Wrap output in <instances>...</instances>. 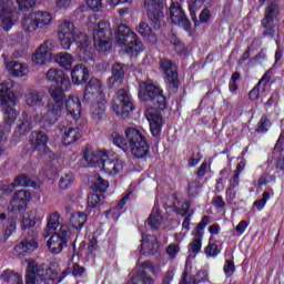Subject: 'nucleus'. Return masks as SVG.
<instances>
[{"instance_id":"1","label":"nucleus","mask_w":284,"mask_h":284,"mask_svg":"<svg viewBox=\"0 0 284 284\" xmlns=\"http://www.w3.org/2000/svg\"><path fill=\"white\" fill-rule=\"evenodd\" d=\"M139 97L141 101L151 103L150 109L145 111V116L150 123V130L153 136H161V130H163V116H161V111L168 108V101L165 95H163V90L152 83V81H146L140 85Z\"/></svg>"},{"instance_id":"2","label":"nucleus","mask_w":284,"mask_h":284,"mask_svg":"<svg viewBox=\"0 0 284 284\" xmlns=\"http://www.w3.org/2000/svg\"><path fill=\"white\" fill-rule=\"evenodd\" d=\"M57 34L63 50H70L72 43L78 44L80 61L88 63L94 59V49L90 47V38L85 33L79 32L73 22L65 20L58 27Z\"/></svg>"},{"instance_id":"3","label":"nucleus","mask_w":284,"mask_h":284,"mask_svg":"<svg viewBox=\"0 0 284 284\" xmlns=\"http://www.w3.org/2000/svg\"><path fill=\"white\" fill-rule=\"evenodd\" d=\"M70 272L63 271L59 275L58 270L49 267L45 270L43 264H37L34 260L29 261L27 266L26 284H59L68 276Z\"/></svg>"},{"instance_id":"4","label":"nucleus","mask_w":284,"mask_h":284,"mask_svg":"<svg viewBox=\"0 0 284 284\" xmlns=\"http://www.w3.org/2000/svg\"><path fill=\"white\" fill-rule=\"evenodd\" d=\"M83 159L93 168H102V170L110 174V176H116L121 174L125 168V162L120 159H110L108 153L103 151L94 152L92 149H85L83 152Z\"/></svg>"},{"instance_id":"5","label":"nucleus","mask_w":284,"mask_h":284,"mask_svg":"<svg viewBox=\"0 0 284 284\" xmlns=\"http://www.w3.org/2000/svg\"><path fill=\"white\" fill-rule=\"evenodd\" d=\"M12 88H14V81L10 79L0 84V104L4 108V130H10L14 121H17V111L12 108L16 101Z\"/></svg>"},{"instance_id":"6","label":"nucleus","mask_w":284,"mask_h":284,"mask_svg":"<svg viewBox=\"0 0 284 284\" xmlns=\"http://www.w3.org/2000/svg\"><path fill=\"white\" fill-rule=\"evenodd\" d=\"M89 30H93V43L99 52H110L112 50V29L110 23L100 21L92 27V20L88 22Z\"/></svg>"},{"instance_id":"7","label":"nucleus","mask_w":284,"mask_h":284,"mask_svg":"<svg viewBox=\"0 0 284 284\" xmlns=\"http://www.w3.org/2000/svg\"><path fill=\"white\" fill-rule=\"evenodd\" d=\"M51 100L47 103V112L43 114V123L47 125H54L61 119L63 112V102L65 101V93L59 89L50 90Z\"/></svg>"},{"instance_id":"8","label":"nucleus","mask_w":284,"mask_h":284,"mask_svg":"<svg viewBox=\"0 0 284 284\" xmlns=\"http://www.w3.org/2000/svg\"><path fill=\"white\" fill-rule=\"evenodd\" d=\"M116 43L120 44L121 48H125L128 54H132V52H143V42H141L136 33L125 24L118 27Z\"/></svg>"},{"instance_id":"9","label":"nucleus","mask_w":284,"mask_h":284,"mask_svg":"<svg viewBox=\"0 0 284 284\" xmlns=\"http://www.w3.org/2000/svg\"><path fill=\"white\" fill-rule=\"evenodd\" d=\"M125 136L129 141L132 156L134 159H145L150 152V144H148L145 135L138 129L129 128L125 130Z\"/></svg>"},{"instance_id":"10","label":"nucleus","mask_w":284,"mask_h":284,"mask_svg":"<svg viewBox=\"0 0 284 284\" xmlns=\"http://www.w3.org/2000/svg\"><path fill=\"white\" fill-rule=\"evenodd\" d=\"M213 0H190L189 12L194 26H201V23H210L212 19V12L209 8H212Z\"/></svg>"},{"instance_id":"11","label":"nucleus","mask_w":284,"mask_h":284,"mask_svg":"<svg viewBox=\"0 0 284 284\" xmlns=\"http://www.w3.org/2000/svg\"><path fill=\"white\" fill-rule=\"evenodd\" d=\"M112 110L120 119H128L132 112H134V103L132 102V95L125 89H120L116 92V97L112 103Z\"/></svg>"},{"instance_id":"12","label":"nucleus","mask_w":284,"mask_h":284,"mask_svg":"<svg viewBox=\"0 0 284 284\" xmlns=\"http://www.w3.org/2000/svg\"><path fill=\"white\" fill-rule=\"evenodd\" d=\"M160 68L164 74V81L170 94H176L181 88V80H179V71L176 64L169 59L160 60Z\"/></svg>"},{"instance_id":"13","label":"nucleus","mask_w":284,"mask_h":284,"mask_svg":"<svg viewBox=\"0 0 284 284\" xmlns=\"http://www.w3.org/2000/svg\"><path fill=\"white\" fill-rule=\"evenodd\" d=\"M0 19L6 32L12 30L16 21H19V12L14 7V0H0Z\"/></svg>"},{"instance_id":"14","label":"nucleus","mask_w":284,"mask_h":284,"mask_svg":"<svg viewBox=\"0 0 284 284\" xmlns=\"http://www.w3.org/2000/svg\"><path fill=\"white\" fill-rule=\"evenodd\" d=\"M52 23V13L48 11H36L30 13L23 20V31L24 32H34L39 28L44 26H50Z\"/></svg>"},{"instance_id":"15","label":"nucleus","mask_w":284,"mask_h":284,"mask_svg":"<svg viewBox=\"0 0 284 284\" xmlns=\"http://www.w3.org/2000/svg\"><path fill=\"white\" fill-rule=\"evenodd\" d=\"M68 241H70V227L61 225L60 230L48 240L47 245L52 254H61L63 247L68 246Z\"/></svg>"},{"instance_id":"16","label":"nucleus","mask_w":284,"mask_h":284,"mask_svg":"<svg viewBox=\"0 0 284 284\" xmlns=\"http://www.w3.org/2000/svg\"><path fill=\"white\" fill-rule=\"evenodd\" d=\"M144 8L151 26L159 30L163 26V0H144Z\"/></svg>"},{"instance_id":"17","label":"nucleus","mask_w":284,"mask_h":284,"mask_svg":"<svg viewBox=\"0 0 284 284\" xmlns=\"http://www.w3.org/2000/svg\"><path fill=\"white\" fill-rule=\"evenodd\" d=\"M47 79H48V81H52L53 83H55V85H51L49 88V94L52 89L59 90L60 92H62V94H65V92H68V90H70V88H72L70 78L68 75H65L63 70L50 69L47 72Z\"/></svg>"},{"instance_id":"18","label":"nucleus","mask_w":284,"mask_h":284,"mask_svg":"<svg viewBox=\"0 0 284 284\" xmlns=\"http://www.w3.org/2000/svg\"><path fill=\"white\" fill-rule=\"evenodd\" d=\"M274 19H276V4L274 2H270L262 20V37L264 39H274L276 28H278V26L274 23Z\"/></svg>"},{"instance_id":"19","label":"nucleus","mask_w":284,"mask_h":284,"mask_svg":"<svg viewBox=\"0 0 284 284\" xmlns=\"http://www.w3.org/2000/svg\"><path fill=\"white\" fill-rule=\"evenodd\" d=\"M169 10L172 23L179 26L180 28H183L185 32H190L192 23L190 22V19H187V16H185V11L183 10L179 1L172 0Z\"/></svg>"},{"instance_id":"20","label":"nucleus","mask_w":284,"mask_h":284,"mask_svg":"<svg viewBox=\"0 0 284 284\" xmlns=\"http://www.w3.org/2000/svg\"><path fill=\"white\" fill-rule=\"evenodd\" d=\"M54 40H45L42 44H40L33 54V63H37V65H45V63L52 59V52H54Z\"/></svg>"},{"instance_id":"21","label":"nucleus","mask_w":284,"mask_h":284,"mask_svg":"<svg viewBox=\"0 0 284 284\" xmlns=\"http://www.w3.org/2000/svg\"><path fill=\"white\" fill-rule=\"evenodd\" d=\"M31 194L28 190H20L13 194L10 201L9 210L10 212H23L30 203Z\"/></svg>"},{"instance_id":"22","label":"nucleus","mask_w":284,"mask_h":284,"mask_svg":"<svg viewBox=\"0 0 284 284\" xmlns=\"http://www.w3.org/2000/svg\"><path fill=\"white\" fill-rule=\"evenodd\" d=\"M67 110V118L77 122L81 119V100L78 95H69L64 102Z\"/></svg>"},{"instance_id":"23","label":"nucleus","mask_w":284,"mask_h":284,"mask_svg":"<svg viewBox=\"0 0 284 284\" xmlns=\"http://www.w3.org/2000/svg\"><path fill=\"white\" fill-rule=\"evenodd\" d=\"M30 143L36 152L48 153V135L43 131H33L30 135Z\"/></svg>"},{"instance_id":"24","label":"nucleus","mask_w":284,"mask_h":284,"mask_svg":"<svg viewBox=\"0 0 284 284\" xmlns=\"http://www.w3.org/2000/svg\"><path fill=\"white\" fill-rule=\"evenodd\" d=\"M37 247H39L37 237L34 235H28L14 246V251L19 256H27V254H32Z\"/></svg>"},{"instance_id":"25","label":"nucleus","mask_w":284,"mask_h":284,"mask_svg":"<svg viewBox=\"0 0 284 284\" xmlns=\"http://www.w3.org/2000/svg\"><path fill=\"white\" fill-rule=\"evenodd\" d=\"M141 254H149V256H154L159 252V241L154 235L142 234L141 240Z\"/></svg>"},{"instance_id":"26","label":"nucleus","mask_w":284,"mask_h":284,"mask_svg":"<svg viewBox=\"0 0 284 284\" xmlns=\"http://www.w3.org/2000/svg\"><path fill=\"white\" fill-rule=\"evenodd\" d=\"M44 214L38 210L32 209L30 212H27L21 220V230H30L34 227L37 223H40Z\"/></svg>"},{"instance_id":"27","label":"nucleus","mask_w":284,"mask_h":284,"mask_svg":"<svg viewBox=\"0 0 284 284\" xmlns=\"http://www.w3.org/2000/svg\"><path fill=\"white\" fill-rule=\"evenodd\" d=\"M32 130V115L28 114V112H23L21 118L18 120V124L16 126L14 136H26L30 134Z\"/></svg>"},{"instance_id":"28","label":"nucleus","mask_w":284,"mask_h":284,"mask_svg":"<svg viewBox=\"0 0 284 284\" xmlns=\"http://www.w3.org/2000/svg\"><path fill=\"white\" fill-rule=\"evenodd\" d=\"M71 79L75 85H81V83H85L88 79H90V71L85 64H77L71 70Z\"/></svg>"},{"instance_id":"29","label":"nucleus","mask_w":284,"mask_h":284,"mask_svg":"<svg viewBox=\"0 0 284 284\" xmlns=\"http://www.w3.org/2000/svg\"><path fill=\"white\" fill-rule=\"evenodd\" d=\"M20 186V187H34V182L30 180L28 175H19L16 178L14 183L4 185L2 187V192L8 196L12 194L14 187Z\"/></svg>"},{"instance_id":"30","label":"nucleus","mask_w":284,"mask_h":284,"mask_svg":"<svg viewBox=\"0 0 284 284\" xmlns=\"http://www.w3.org/2000/svg\"><path fill=\"white\" fill-rule=\"evenodd\" d=\"M24 101L29 108H43V93L34 89H29L24 94Z\"/></svg>"},{"instance_id":"31","label":"nucleus","mask_w":284,"mask_h":284,"mask_svg":"<svg viewBox=\"0 0 284 284\" xmlns=\"http://www.w3.org/2000/svg\"><path fill=\"white\" fill-rule=\"evenodd\" d=\"M112 75L109 78V87L112 88L116 83H121L125 77V64L116 62L111 68Z\"/></svg>"},{"instance_id":"32","label":"nucleus","mask_w":284,"mask_h":284,"mask_svg":"<svg viewBox=\"0 0 284 284\" xmlns=\"http://www.w3.org/2000/svg\"><path fill=\"white\" fill-rule=\"evenodd\" d=\"M105 98L100 97L95 102L91 104L90 112L93 121H101L105 116Z\"/></svg>"},{"instance_id":"33","label":"nucleus","mask_w":284,"mask_h":284,"mask_svg":"<svg viewBox=\"0 0 284 284\" xmlns=\"http://www.w3.org/2000/svg\"><path fill=\"white\" fill-rule=\"evenodd\" d=\"M88 94H99V98L103 97V82L99 78H91L84 89V97Z\"/></svg>"},{"instance_id":"34","label":"nucleus","mask_w":284,"mask_h":284,"mask_svg":"<svg viewBox=\"0 0 284 284\" xmlns=\"http://www.w3.org/2000/svg\"><path fill=\"white\" fill-rule=\"evenodd\" d=\"M7 70L9 71L11 77H26L29 72L28 65L18 61H11L7 63Z\"/></svg>"},{"instance_id":"35","label":"nucleus","mask_w":284,"mask_h":284,"mask_svg":"<svg viewBox=\"0 0 284 284\" xmlns=\"http://www.w3.org/2000/svg\"><path fill=\"white\" fill-rule=\"evenodd\" d=\"M54 61L60 65V68H64V70H72L74 58L68 52H60L54 55Z\"/></svg>"},{"instance_id":"36","label":"nucleus","mask_w":284,"mask_h":284,"mask_svg":"<svg viewBox=\"0 0 284 284\" xmlns=\"http://www.w3.org/2000/svg\"><path fill=\"white\" fill-rule=\"evenodd\" d=\"M81 131L79 128H70L63 133L62 143L63 145H72V143H77L79 139H81Z\"/></svg>"},{"instance_id":"37","label":"nucleus","mask_w":284,"mask_h":284,"mask_svg":"<svg viewBox=\"0 0 284 284\" xmlns=\"http://www.w3.org/2000/svg\"><path fill=\"white\" fill-rule=\"evenodd\" d=\"M88 222V215L83 212L73 213L69 220L70 225L74 230H83V225Z\"/></svg>"},{"instance_id":"38","label":"nucleus","mask_w":284,"mask_h":284,"mask_svg":"<svg viewBox=\"0 0 284 284\" xmlns=\"http://www.w3.org/2000/svg\"><path fill=\"white\" fill-rule=\"evenodd\" d=\"M59 219H60V215L59 213H52L50 216H49V221H48V224H47V229L44 230L43 232V236L44 239H48V236H51V234L53 232H55L57 227H59V225H61V223L59 222Z\"/></svg>"},{"instance_id":"39","label":"nucleus","mask_w":284,"mask_h":284,"mask_svg":"<svg viewBox=\"0 0 284 284\" xmlns=\"http://www.w3.org/2000/svg\"><path fill=\"white\" fill-rule=\"evenodd\" d=\"M148 225H150L151 230H159L161 224L163 223V216L161 215V211L153 210L146 220Z\"/></svg>"},{"instance_id":"40","label":"nucleus","mask_w":284,"mask_h":284,"mask_svg":"<svg viewBox=\"0 0 284 284\" xmlns=\"http://www.w3.org/2000/svg\"><path fill=\"white\" fill-rule=\"evenodd\" d=\"M138 32L139 34H141V37H144V39L156 43V34L152 32V29L150 28V24H148V22H140L138 27Z\"/></svg>"},{"instance_id":"41","label":"nucleus","mask_w":284,"mask_h":284,"mask_svg":"<svg viewBox=\"0 0 284 284\" xmlns=\"http://www.w3.org/2000/svg\"><path fill=\"white\" fill-rule=\"evenodd\" d=\"M111 139L114 145L120 148V150H123V152H128V150H130V142L128 141V138H123V135L119 134L118 132H113L111 134Z\"/></svg>"},{"instance_id":"42","label":"nucleus","mask_w":284,"mask_h":284,"mask_svg":"<svg viewBox=\"0 0 284 284\" xmlns=\"http://www.w3.org/2000/svg\"><path fill=\"white\" fill-rule=\"evenodd\" d=\"M190 270H192V264L186 262L179 284H199V282H196V277L194 275H190Z\"/></svg>"},{"instance_id":"43","label":"nucleus","mask_w":284,"mask_h":284,"mask_svg":"<svg viewBox=\"0 0 284 284\" xmlns=\"http://www.w3.org/2000/svg\"><path fill=\"white\" fill-rule=\"evenodd\" d=\"M209 223L210 216L204 215L197 226L192 231V235L194 236L193 239H199L200 241H202L203 231L205 230V227H207Z\"/></svg>"},{"instance_id":"44","label":"nucleus","mask_w":284,"mask_h":284,"mask_svg":"<svg viewBox=\"0 0 284 284\" xmlns=\"http://www.w3.org/2000/svg\"><path fill=\"white\" fill-rule=\"evenodd\" d=\"M270 128H272V121L267 119V115H262L257 123L255 132H257V134H265V132L270 131Z\"/></svg>"},{"instance_id":"45","label":"nucleus","mask_w":284,"mask_h":284,"mask_svg":"<svg viewBox=\"0 0 284 284\" xmlns=\"http://www.w3.org/2000/svg\"><path fill=\"white\" fill-rule=\"evenodd\" d=\"M170 41L172 45H174V50L178 54H187V49H185V44H183V42L179 40V38H176L174 34L170 36Z\"/></svg>"},{"instance_id":"46","label":"nucleus","mask_w":284,"mask_h":284,"mask_svg":"<svg viewBox=\"0 0 284 284\" xmlns=\"http://www.w3.org/2000/svg\"><path fill=\"white\" fill-rule=\"evenodd\" d=\"M59 183L61 190H69V187H72V183H74V174L72 172L65 173L60 178Z\"/></svg>"},{"instance_id":"47","label":"nucleus","mask_w":284,"mask_h":284,"mask_svg":"<svg viewBox=\"0 0 284 284\" xmlns=\"http://www.w3.org/2000/svg\"><path fill=\"white\" fill-rule=\"evenodd\" d=\"M204 252L207 258H216V256L221 254V248H219V245H216V243H212V241H210L209 244L205 246Z\"/></svg>"},{"instance_id":"48","label":"nucleus","mask_w":284,"mask_h":284,"mask_svg":"<svg viewBox=\"0 0 284 284\" xmlns=\"http://www.w3.org/2000/svg\"><path fill=\"white\" fill-rule=\"evenodd\" d=\"M103 199L102 194L91 193L88 195L87 205L89 210H94L95 207H99L101 200Z\"/></svg>"},{"instance_id":"49","label":"nucleus","mask_w":284,"mask_h":284,"mask_svg":"<svg viewBox=\"0 0 284 284\" xmlns=\"http://www.w3.org/2000/svg\"><path fill=\"white\" fill-rule=\"evenodd\" d=\"M108 187H110V183L103 180L100 175H97L95 181L93 182V190H95V192H105Z\"/></svg>"},{"instance_id":"50","label":"nucleus","mask_w":284,"mask_h":284,"mask_svg":"<svg viewBox=\"0 0 284 284\" xmlns=\"http://www.w3.org/2000/svg\"><path fill=\"white\" fill-rule=\"evenodd\" d=\"M20 12H28L37 6V0H16Z\"/></svg>"},{"instance_id":"51","label":"nucleus","mask_w":284,"mask_h":284,"mask_svg":"<svg viewBox=\"0 0 284 284\" xmlns=\"http://www.w3.org/2000/svg\"><path fill=\"white\" fill-rule=\"evenodd\" d=\"M270 81H272V77L270 75V71H267L256 84L260 94H263V92H265V88H267V83H270Z\"/></svg>"},{"instance_id":"52","label":"nucleus","mask_w":284,"mask_h":284,"mask_svg":"<svg viewBox=\"0 0 284 284\" xmlns=\"http://www.w3.org/2000/svg\"><path fill=\"white\" fill-rule=\"evenodd\" d=\"M199 190H201V183L199 180L192 181L189 184V196H197L199 195Z\"/></svg>"},{"instance_id":"53","label":"nucleus","mask_w":284,"mask_h":284,"mask_svg":"<svg viewBox=\"0 0 284 284\" xmlns=\"http://www.w3.org/2000/svg\"><path fill=\"white\" fill-rule=\"evenodd\" d=\"M223 271H224L225 276L227 278H230V276H232L234 274V272H236V266L234 265V261L227 260L225 262Z\"/></svg>"},{"instance_id":"54","label":"nucleus","mask_w":284,"mask_h":284,"mask_svg":"<svg viewBox=\"0 0 284 284\" xmlns=\"http://www.w3.org/2000/svg\"><path fill=\"white\" fill-rule=\"evenodd\" d=\"M85 3L93 12H99L103 8V0H85Z\"/></svg>"},{"instance_id":"55","label":"nucleus","mask_w":284,"mask_h":284,"mask_svg":"<svg viewBox=\"0 0 284 284\" xmlns=\"http://www.w3.org/2000/svg\"><path fill=\"white\" fill-rule=\"evenodd\" d=\"M267 201H270V192L265 191L263 193V199L255 201L253 203V206L256 207L257 210H263Z\"/></svg>"},{"instance_id":"56","label":"nucleus","mask_w":284,"mask_h":284,"mask_svg":"<svg viewBox=\"0 0 284 284\" xmlns=\"http://www.w3.org/2000/svg\"><path fill=\"white\" fill-rule=\"evenodd\" d=\"M180 252H181V246H179V244H170L166 247V254H169V257L172 260L176 258Z\"/></svg>"},{"instance_id":"57","label":"nucleus","mask_w":284,"mask_h":284,"mask_svg":"<svg viewBox=\"0 0 284 284\" xmlns=\"http://www.w3.org/2000/svg\"><path fill=\"white\" fill-rule=\"evenodd\" d=\"M202 247V240L193 239V241L189 244V252H193V254H199Z\"/></svg>"},{"instance_id":"58","label":"nucleus","mask_w":284,"mask_h":284,"mask_svg":"<svg viewBox=\"0 0 284 284\" xmlns=\"http://www.w3.org/2000/svg\"><path fill=\"white\" fill-rule=\"evenodd\" d=\"M132 196H134V191H129L118 203V205L113 209V210H123V207H125V204L128 203V201H130V199H132Z\"/></svg>"},{"instance_id":"59","label":"nucleus","mask_w":284,"mask_h":284,"mask_svg":"<svg viewBox=\"0 0 284 284\" xmlns=\"http://www.w3.org/2000/svg\"><path fill=\"white\" fill-rule=\"evenodd\" d=\"M1 276H2L3 281H6V283H12V281H14V278L19 277V274L14 273L12 271H4L1 274Z\"/></svg>"},{"instance_id":"60","label":"nucleus","mask_w":284,"mask_h":284,"mask_svg":"<svg viewBox=\"0 0 284 284\" xmlns=\"http://www.w3.org/2000/svg\"><path fill=\"white\" fill-rule=\"evenodd\" d=\"M201 159H203V155L201 154V152L193 153L192 156L189 159L190 168H194V165H199V163H201Z\"/></svg>"},{"instance_id":"61","label":"nucleus","mask_w":284,"mask_h":284,"mask_svg":"<svg viewBox=\"0 0 284 284\" xmlns=\"http://www.w3.org/2000/svg\"><path fill=\"white\" fill-rule=\"evenodd\" d=\"M54 1L59 10H68V8H72V0H54Z\"/></svg>"},{"instance_id":"62","label":"nucleus","mask_w":284,"mask_h":284,"mask_svg":"<svg viewBox=\"0 0 284 284\" xmlns=\"http://www.w3.org/2000/svg\"><path fill=\"white\" fill-rule=\"evenodd\" d=\"M17 230V222L14 220H11L9 225L7 226L4 231L6 239H9L10 235Z\"/></svg>"},{"instance_id":"63","label":"nucleus","mask_w":284,"mask_h":284,"mask_svg":"<svg viewBox=\"0 0 284 284\" xmlns=\"http://www.w3.org/2000/svg\"><path fill=\"white\" fill-rule=\"evenodd\" d=\"M212 204H213L214 207H216L217 210L225 207V201H223V196H221V195H216L215 197H213Z\"/></svg>"},{"instance_id":"64","label":"nucleus","mask_w":284,"mask_h":284,"mask_svg":"<svg viewBox=\"0 0 284 284\" xmlns=\"http://www.w3.org/2000/svg\"><path fill=\"white\" fill-rule=\"evenodd\" d=\"M172 281H174V270H169L165 273L162 284H170Z\"/></svg>"}]
</instances>
